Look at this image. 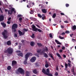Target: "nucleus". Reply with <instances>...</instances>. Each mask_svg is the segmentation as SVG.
<instances>
[{
  "label": "nucleus",
  "mask_w": 76,
  "mask_h": 76,
  "mask_svg": "<svg viewBox=\"0 0 76 76\" xmlns=\"http://www.w3.org/2000/svg\"><path fill=\"white\" fill-rule=\"evenodd\" d=\"M32 55H33V54L31 53H28L25 55V60L23 62L24 64H28V63H27V60H28V57L31 56H32Z\"/></svg>",
  "instance_id": "nucleus-1"
},
{
  "label": "nucleus",
  "mask_w": 76,
  "mask_h": 76,
  "mask_svg": "<svg viewBox=\"0 0 76 76\" xmlns=\"http://www.w3.org/2000/svg\"><path fill=\"white\" fill-rule=\"evenodd\" d=\"M4 53L8 54H12L13 53V49L10 47L8 48L7 49L4 51Z\"/></svg>",
  "instance_id": "nucleus-2"
},
{
  "label": "nucleus",
  "mask_w": 76,
  "mask_h": 76,
  "mask_svg": "<svg viewBox=\"0 0 76 76\" xmlns=\"http://www.w3.org/2000/svg\"><path fill=\"white\" fill-rule=\"evenodd\" d=\"M16 73L17 75H19V73H20L22 75L25 74V70L20 67H19L18 69V71H16Z\"/></svg>",
  "instance_id": "nucleus-3"
},
{
  "label": "nucleus",
  "mask_w": 76,
  "mask_h": 76,
  "mask_svg": "<svg viewBox=\"0 0 76 76\" xmlns=\"http://www.w3.org/2000/svg\"><path fill=\"white\" fill-rule=\"evenodd\" d=\"M18 24L16 23H14L12 26V33L13 32H16V29H17L18 28Z\"/></svg>",
  "instance_id": "nucleus-4"
},
{
  "label": "nucleus",
  "mask_w": 76,
  "mask_h": 76,
  "mask_svg": "<svg viewBox=\"0 0 76 76\" xmlns=\"http://www.w3.org/2000/svg\"><path fill=\"white\" fill-rule=\"evenodd\" d=\"M8 31L6 30H4V31L2 32V35L3 36V37L4 39H7L8 36H7V33Z\"/></svg>",
  "instance_id": "nucleus-5"
},
{
  "label": "nucleus",
  "mask_w": 76,
  "mask_h": 76,
  "mask_svg": "<svg viewBox=\"0 0 76 76\" xmlns=\"http://www.w3.org/2000/svg\"><path fill=\"white\" fill-rule=\"evenodd\" d=\"M12 65L14 67H16L17 66V62L16 61L13 60L12 62Z\"/></svg>",
  "instance_id": "nucleus-6"
},
{
  "label": "nucleus",
  "mask_w": 76,
  "mask_h": 76,
  "mask_svg": "<svg viewBox=\"0 0 76 76\" xmlns=\"http://www.w3.org/2000/svg\"><path fill=\"white\" fill-rule=\"evenodd\" d=\"M37 59V58L35 56H34L32 57L31 59H30V61L31 62V63H34L35 61Z\"/></svg>",
  "instance_id": "nucleus-7"
},
{
  "label": "nucleus",
  "mask_w": 76,
  "mask_h": 76,
  "mask_svg": "<svg viewBox=\"0 0 76 76\" xmlns=\"http://www.w3.org/2000/svg\"><path fill=\"white\" fill-rule=\"evenodd\" d=\"M18 32L19 35L20 36H22V35H24L25 34V31H24L23 33L22 32V31H20V30H18Z\"/></svg>",
  "instance_id": "nucleus-8"
},
{
  "label": "nucleus",
  "mask_w": 76,
  "mask_h": 76,
  "mask_svg": "<svg viewBox=\"0 0 76 76\" xmlns=\"http://www.w3.org/2000/svg\"><path fill=\"white\" fill-rule=\"evenodd\" d=\"M14 11V9L12 8L11 10H9L8 11V14L11 15L13 13V12Z\"/></svg>",
  "instance_id": "nucleus-9"
},
{
  "label": "nucleus",
  "mask_w": 76,
  "mask_h": 76,
  "mask_svg": "<svg viewBox=\"0 0 76 76\" xmlns=\"http://www.w3.org/2000/svg\"><path fill=\"white\" fill-rule=\"evenodd\" d=\"M32 28L33 29V30L34 31H35V32H36V31L37 30V28H36V26H35V25H33L32 26Z\"/></svg>",
  "instance_id": "nucleus-10"
},
{
  "label": "nucleus",
  "mask_w": 76,
  "mask_h": 76,
  "mask_svg": "<svg viewBox=\"0 0 76 76\" xmlns=\"http://www.w3.org/2000/svg\"><path fill=\"white\" fill-rule=\"evenodd\" d=\"M4 16L3 15H0V22H2L4 20Z\"/></svg>",
  "instance_id": "nucleus-11"
},
{
  "label": "nucleus",
  "mask_w": 76,
  "mask_h": 76,
  "mask_svg": "<svg viewBox=\"0 0 76 76\" xmlns=\"http://www.w3.org/2000/svg\"><path fill=\"white\" fill-rule=\"evenodd\" d=\"M42 73H43L45 75H47V72H46V70L45 69L43 68L42 69Z\"/></svg>",
  "instance_id": "nucleus-12"
},
{
  "label": "nucleus",
  "mask_w": 76,
  "mask_h": 76,
  "mask_svg": "<svg viewBox=\"0 0 76 76\" xmlns=\"http://www.w3.org/2000/svg\"><path fill=\"white\" fill-rule=\"evenodd\" d=\"M1 25H2V26L3 28H6V24L5 23H1Z\"/></svg>",
  "instance_id": "nucleus-13"
},
{
  "label": "nucleus",
  "mask_w": 76,
  "mask_h": 76,
  "mask_svg": "<svg viewBox=\"0 0 76 76\" xmlns=\"http://www.w3.org/2000/svg\"><path fill=\"white\" fill-rule=\"evenodd\" d=\"M35 43L34 42H30V45L32 47H34V45H35Z\"/></svg>",
  "instance_id": "nucleus-14"
},
{
  "label": "nucleus",
  "mask_w": 76,
  "mask_h": 76,
  "mask_svg": "<svg viewBox=\"0 0 76 76\" xmlns=\"http://www.w3.org/2000/svg\"><path fill=\"white\" fill-rule=\"evenodd\" d=\"M7 44L8 45H12V43L11 42V41L9 40L7 42Z\"/></svg>",
  "instance_id": "nucleus-15"
},
{
  "label": "nucleus",
  "mask_w": 76,
  "mask_h": 76,
  "mask_svg": "<svg viewBox=\"0 0 76 76\" xmlns=\"http://www.w3.org/2000/svg\"><path fill=\"white\" fill-rule=\"evenodd\" d=\"M49 56H50V57L52 59H53V60H54V58L53 57V55H52V54L49 53Z\"/></svg>",
  "instance_id": "nucleus-16"
},
{
  "label": "nucleus",
  "mask_w": 76,
  "mask_h": 76,
  "mask_svg": "<svg viewBox=\"0 0 76 76\" xmlns=\"http://www.w3.org/2000/svg\"><path fill=\"white\" fill-rule=\"evenodd\" d=\"M72 29V30L75 31L76 29V26L75 25L73 26Z\"/></svg>",
  "instance_id": "nucleus-17"
},
{
  "label": "nucleus",
  "mask_w": 76,
  "mask_h": 76,
  "mask_svg": "<svg viewBox=\"0 0 76 76\" xmlns=\"http://www.w3.org/2000/svg\"><path fill=\"white\" fill-rule=\"evenodd\" d=\"M42 12L43 13H47V11L45 9H43L42 10Z\"/></svg>",
  "instance_id": "nucleus-18"
},
{
  "label": "nucleus",
  "mask_w": 76,
  "mask_h": 76,
  "mask_svg": "<svg viewBox=\"0 0 76 76\" xmlns=\"http://www.w3.org/2000/svg\"><path fill=\"white\" fill-rule=\"evenodd\" d=\"M18 56H20V57H23V54L22 53H18Z\"/></svg>",
  "instance_id": "nucleus-19"
},
{
  "label": "nucleus",
  "mask_w": 76,
  "mask_h": 76,
  "mask_svg": "<svg viewBox=\"0 0 76 76\" xmlns=\"http://www.w3.org/2000/svg\"><path fill=\"white\" fill-rule=\"evenodd\" d=\"M35 66L36 67H39V64L37 62L35 63Z\"/></svg>",
  "instance_id": "nucleus-20"
},
{
  "label": "nucleus",
  "mask_w": 76,
  "mask_h": 76,
  "mask_svg": "<svg viewBox=\"0 0 76 76\" xmlns=\"http://www.w3.org/2000/svg\"><path fill=\"white\" fill-rule=\"evenodd\" d=\"M38 47H42L43 45L42 44L40 43H38L37 44Z\"/></svg>",
  "instance_id": "nucleus-21"
},
{
  "label": "nucleus",
  "mask_w": 76,
  "mask_h": 76,
  "mask_svg": "<svg viewBox=\"0 0 76 76\" xmlns=\"http://www.w3.org/2000/svg\"><path fill=\"white\" fill-rule=\"evenodd\" d=\"M55 42L57 44H60V45H61V43L59 41L57 40L56 39Z\"/></svg>",
  "instance_id": "nucleus-22"
},
{
  "label": "nucleus",
  "mask_w": 76,
  "mask_h": 76,
  "mask_svg": "<svg viewBox=\"0 0 76 76\" xmlns=\"http://www.w3.org/2000/svg\"><path fill=\"white\" fill-rule=\"evenodd\" d=\"M43 56L45 57H46V58L48 57V56L47 55V54L45 53H44L43 54Z\"/></svg>",
  "instance_id": "nucleus-23"
},
{
  "label": "nucleus",
  "mask_w": 76,
  "mask_h": 76,
  "mask_svg": "<svg viewBox=\"0 0 76 76\" xmlns=\"http://www.w3.org/2000/svg\"><path fill=\"white\" fill-rule=\"evenodd\" d=\"M38 31L39 32H42V30L39 29L37 28V30L36 31V32H37V31Z\"/></svg>",
  "instance_id": "nucleus-24"
},
{
  "label": "nucleus",
  "mask_w": 76,
  "mask_h": 76,
  "mask_svg": "<svg viewBox=\"0 0 76 76\" xmlns=\"http://www.w3.org/2000/svg\"><path fill=\"white\" fill-rule=\"evenodd\" d=\"M11 69H12V67L10 66H8L7 67V69L8 70H10Z\"/></svg>",
  "instance_id": "nucleus-25"
},
{
  "label": "nucleus",
  "mask_w": 76,
  "mask_h": 76,
  "mask_svg": "<svg viewBox=\"0 0 76 76\" xmlns=\"http://www.w3.org/2000/svg\"><path fill=\"white\" fill-rule=\"evenodd\" d=\"M56 17V13H54L52 16L53 18H54Z\"/></svg>",
  "instance_id": "nucleus-26"
},
{
  "label": "nucleus",
  "mask_w": 76,
  "mask_h": 76,
  "mask_svg": "<svg viewBox=\"0 0 76 76\" xmlns=\"http://www.w3.org/2000/svg\"><path fill=\"white\" fill-rule=\"evenodd\" d=\"M33 73H35V74H37V70L35 69L34 70H33Z\"/></svg>",
  "instance_id": "nucleus-27"
},
{
  "label": "nucleus",
  "mask_w": 76,
  "mask_h": 76,
  "mask_svg": "<svg viewBox=\"0 0 76 76\" xmlns=\"http://www.w3.org/2000/svg\"><path fill=\"white\" fill-rule=\"evenodd\" d=\"M56 55L58 57H59V58H61V56H60V55L58 53H56Z\"/></svg>",
  "instance_id": "nucleus-28"
},
{
  "label": "nucleus",
  "mask_w": 76,
  "mask_h": 76,
  "mask_svg": "<svg viewBox=\"0 0 76 76\" xmlns=\"http://www.w3.org/2000/svg\"><path fill=\"white\" fill-rule=\"evenodd\" d=\"M45 67L46 68H47V67H49V65H48V63H47L45 65Z\"/></svg>",
  "instance_id": "nucleus-29"
},
{
  "label": "nucleus",
  "mask_w": 76,
  "mask_h": 76,
  "mask_svg": "<svg viewBox=\"0 0 76 76\" xmlns=\"http://www.w3.org/2000/svg\"><path fill=\"white\" fill-rule=\"evenodd\" d=\"M46 75H47L48 76H53V75L49 73H47V74H46Z\"/></svg>",
  "instance_id": "nucleus-30"
},
{
  "label": "nucleus",
  "mask_w": 76,
  "mask_h": 76,
  "mask_svg": "<svg viewBox=\"0 0 76 76\" xmlns=\"http://www.w3.org/2000/svg\"><path fill=\"white\" fill-rule=\"evenodd\" d=\"M31 37L32 38H33V39L34 38H35V34H32V35L31 36Z\"/></svg>",
  "instance_id": "nucleus-31"
},
{
  "label": "nucleus",
  "mask_w": 76,
  "mask_h": 76,
  "mask_svg": "<svg viewBox=\"0 0 76 76\" xmlns=\"http://www.w3.org/2000/svg\"><path fill=\"white\" fill-rule=\"evenodd\" d=\"M14 37H15V38H17V37H18V34H16V33H14Z\"/></svg>",
  "instance_id": "nucleus-32"
},
{
  "label": "nucleus",
  "mask_w": 76,
  "mask_h": 76,
  "mask_svg": "<svg viewBox=\"0 0 76 76\" xmlns=\"http://www.w3.org/2000/svg\"><path fill=\"white\" fill-rule=\"evenodd\" d=\"M65 69L66 70L67 67H68V64H66V63H65Z\"/></svg>",
  "instance_id": "nucleus-33"
},
{
  "label": "nucleus",
  "mask_w": 76,
  "mask_h": 76,
  "mask_svg": "<svg viewBox=\"0 0 76 76\" xmlns=\"http://www.w3.org/2000/svg\"><path fill=\"white\" fill-rule=\"evenodd\" d=\"M29 72L28 71L26 72V76H29Z\"/></svg>",
  "instance_id": "nucleus-34"
},
{
  "label": "nucleus",
  "mask_w": 76,
  "mask_h": 76,
  "mask_svg": "<svg viewBox=\"0 0 76 76\" xmlns=\"http://www.w3.org/2000/svg\"><path fill=\"white\" fill-rule=\"evenodd\" d=\"M34 13V10H31V11L30 12V14H32L33 13Z\"/></svg>",
  "instance_id": "nucleus-35"
},
{
  "label": "nucleus",
  "mask_w": 76,
  "mask_h": 76,
  "mask_svg": "<svg viewBox=\"0 0 76 76\" xmlns=\"http://www.w3.org/2000/svg\"><path fill=\"white\" fill-rule=\"evenodd\" d=\"M37 15L38 16L39 18H42V15H41V14H38Z\"/></svg>",
  "instance_id": "nucleus-36"
},
{
  "label": "nucleus",
  "mask_w": 76,
  "mask_h": 76,
  "mask_svg": "<svg viewBox=\"0 0 76 76\" xmlns=\"http://www.w3.org/2000/svg\"><path fill=\"white\" fill-rule=\"evenodd\" d=\"M45 52V48L43 49V50H42V51L41 52V53H44Z\"/></svg>",
  "instance_id": "nucleus-37"
},
{
  "label": "nucleus",
  "mask_w": 76,
  "mask_h": 76,
  "mask_svg": "<svg viewBox=\"0 0 76 76\" xmlns=\"http://www.w3.org/2000/svg\"><path fill=\"white\" fill-rule=\"evenodd\" d=\"M42 50L41 49L39 50H37V53H40L41 52V51Z\"/></svg>",
  "instance_id": "nucleus-38"
},
{
  "label": "nucleus",
  "mask_w": 76,
  "mask_h": 76,
  "mask_svg": "<svg viewBox=\"0 0 76 76\" xmlns=\"http://www.w3.org/2000/svg\"><path fill=\"white\" fill-rule=\"evenodd\" d=\"M68 67H72V64H70V63H68Z\"/></svg>",
  "instance_id": "nucleus-39"
},
{
  "label": "nucleus",
  "mask_w": 76,
  "mask_h": 76,
  "mask_svg": "<svg viewBox=\"0 0 76 76\" xmlns=\"http://www.w3.org/2000/svg\"><path fill=\"white\" fill-rule=\"evenodd\" d=\"M49 36L50 38H53V35H52V34L50 33L49 34Z\"/></svg>",
  "instance_id": "nucleus-40"
},
{
  "label": "nucleus",
  "mask_w": 76,
  "mask_h": 76,
  "mask_svg": "<svg viewBox=\"0 0 76 76\" xmlns=\"http://www.w3.org/2000/svg\"><path fill=\"white\" fill-rule=\"evenodd\" d=\"M59 38L60 39H64V37H61V36H59Z\"/></svg>",
  "instance_id": "nucleus-41"
},
{
  "label": "nucleus",
  "mask_w": 76,
  "mask_h": 76,
  "mask_svg": "<svg viewBox=\"0 0 76 76\" xmlns=\"http://www.w3.org/2000/svg\"><path fill=\"white\" fill-rule=\"evenodd\" d=\"M46 72L47 73H50V70H49V69H47L46 70Z\"/></svg>",
  "instance_id": "nucleus-42"
},
{
  "label": "nucleus",
  "mask_w": 76,
  "mask_h": 76,
  "mask_svg": "<svg viewBox=\"0 0 76 76\" xmlns=\"http://www.w3.org/2000/svg\"><path fill=\"white\" fill-rule=\"evenodd\" d=\"M22 18H19V20L20 22H22Z\"/></svg>",
  "instance_id": "nucleus-43"
},
{
  "label": "nucleus",
  "mask_w": 76,
  "mask_h": 76,
  "mask_svg": "<svg viewBox=\"0 0 76 76\" xmlns=\"http://www.w3.org/2000/svg\"><path fill=\"white\" fill-rule=\"evenodd\" d=\"M55 76H58V73L56 72L55 73Z\"/></svg>",
  "instance_id": "nucleus-44"
},
{
  "label": "nucleus",
  "mask_w": 76,
  "mask_h": 76,
  "mask_svg": "<svg viewBox=\"0 0 76 76\" xmlns=\"http://www.w3.org/2000/svg\"><path fill=\"white\" fill-rule=\"evenodd\" d=\"M66 34H70V31H65Z\"/></svg>",
  "instance_id": "nucleus-45"
},
{
  "label": "nucleus",
  "mask_w": 76,
  "mask_h": 76,
  "mask_svg": "<svg viewBox=\"0 0 76 76\" xmlns=\"http://www.w3.org/2000/svg\"><path fill=\"white\" fill-rule=\"evenodd\" d=\"M22 15H17V18H20V17H21Z\"/></svg>",
  "instance_id": "nucleus-46"
},
{
  "label": "nucleus",
  "mask_w": 76,
  "mask_h": 76,
  "mask_svg": "<svg viewBox=\"0 0 76 76\" xmlns=\"http://www.w3.org/2000/svg\"><path fill=\"white\" fill-rule=\"evenodd\" d=\"M65 5L66 7H69V4H66Z\"/></svg>",
  "instance_id": "nucleus-47"
},
{
  "label": "nucleus",
  "mask_w": 76,
  "mask_h": 76,
  "mask_svg": "<svg viewBox=\"0 0 76 76\" xmlns=\"http://www.w3.org/2000/svg\"><path fill=\"white\" fill-rule=\"evenodd\" d=\"M45 51H46V52H47L48 51V48L47 47H46V48L45 49Z\"/></svg>",
  "instance_id": "nucleus-48"
},
{
  "label": "nucleus",
  "mask_w": 76,
  "mask_h": 76,
  "mask_svg": "<svg viewBox=\"0 0 76 76\" xmlns=\"http://www.w3.org/2000/svg\"><path fill=\"white\" fill-rule=\"evenodd\" d=\"M21 42L23 43V44L24 45V43L25 42V41L23 40H21Z\"/></svg>",
  "instance_id": "nucleus-49"
},
{
  "label": "nucleus",
  "mask_w": 76,
  "mask_h": 76,
  "mask_svg": "<svg viewBox=\"0 0 76 76\" xmlns=\"http://www.w3.org/2000/svg\"><path fill=\"white\" fill-rule=\"evenodd\" d=\"M23 30L25 32H27V31H28V29H26L25 28H24Z\"/></svg>",
  "instance_id": "nucleus-50"
},
{
  "label": "nucleus",
  "mask_w": 76,
  "mask_h": 76,
  "mask_svg": "<svg viewBox=\"0 0 76 76\" xmlns=\"http://www.w3.org/2000/svg\"><path fill=\"white\" fill-rule=\"evenodd\" d=\"M71 71L72 72H73V73L75 72V71H74V68H73L72 69Z\"/></svg>",
  "instance_id": "nucleus-51"
},
{
  "label": "nucleus",
  "mask_w": 76,
  "mask_h": 76,
  "mask_svg": "<svg viewBox=\"0 0 76 76\" xmlns=\"http://www.w3.org/2000/svg\"><path fill=\"white\" fill-rule=\"evenodd\" d=\"M11 19H12V18H11V17H10L8 18V20L9 21H10V20H11Z\"/></svg>",
  "instance_id": "nucleus-52"
},
{
  "label": "nucleus",
  "mask_w": 76,
  "mask_h": 76,
  "mask_svg": "<svg viewBox=\"0 0 76 76\" xmlns=\"http://www.w3.org/2000/svg\"><path fill=\"white\" fill-rule=\"evenodd\" d=\"M73 35V34H70V36L71 37H72V38H73V37H72V36Z\"/></svg>",
  "instance_id": "nucleus-53"
},
{
  "label": "nucleus",
  "mask_w": 76,
  "mask_h": 76,
  "mask_svg": "<svg viewBox=\"0 0 76 76\" xmlns=\"http://www.w3.org/2000/svg\"><path fill=\"white\" fill-rule=\"evenodd\" d=\"M12 9H14L13 12H14V13H16V11H15V8H12Z\"/></svg>",
  "instance_id": "nucleus-54"
},
{
  "label": "nucleus",
  "mask_w": 76,
  "mask_h": 76,
  "mask_svg": "<svg viewBox=\"0 0 76 76\" xmlns=\"http://www.w3.org/2000/svg\"><path fill=\"white\" fill-rule=\"evenodd\" d=\"M64 23H69V22H68V21H64Z\"/></svg>",
  "instance_id": "nucleus-55"
},
{
  "label": "nucleus",
  "mask_w": 76,
  "mask_h": 76,
  "mask_svg": "<svg viewBox=\"0 0 76 76\" xmlns=\"http://www.w3.org/2000/svg\"><path fill=\"white\" fill-rule=\"evenodd\" d=\"M62 49L63 50H65V47L64 46L62 47Z\"/></svg>",
  "instance_id": "nucleus-56"
},
{
  "label": "nucleus",
  "mask_w": 76,
  "mask_h": 76,
  "mask_svg": "<svg viewBox=\"0 0 76 76\" xmlns=\"http://www.w3.org/2000/svg\"><path fill=\"white\" fill-rule=\"evenodd\" d=\"M16 53H20V50H17V51H16Z\"/></svg>",
  "instance_id": "nucleus-57"
},
{
  "label": "nucleus",
  "mask_w": 76,
  "mask_h": 76,
  "mask_svg": "<svg viewBox=\"0 0 76 76\" xmlns=\"http://www.w3.org/2000/svg\"><path fill=\"white\" fill-rule=\"evenodd\" d=\"M18 47H19V50H20V48H21V45H19L18 46Z\"/></svg>",
  "instance_id": "nucleus-58"
},
{
  "label": "nucleus",
  "mask_w": 76,
  "mask_h": 76,
  "mask_svg": "<svg viewBox=\"0 0 76 76\" xmlns=\"http://www.w3.org/2000/svg\"><path fill=\"white\" fill-rule=\"evenodd\" d=\"M30 19L31 20H34V18L32 17H30Z\"/></svg>",
  "instance_id": "nucleus-59"
},
{
  "label": "nucleus",
  "mask_w": 76,
  "mask_h": 76,
  "mask_svg": "<svg viewBox=\"0 0 76 76\" xmlns=\"http://www.w3.org/2000/svg\"><path fill=\"white\" fill-rule=\"evenodd\" d=\"M63 57L64 58H66V56L65 55H63Z\"/></svg>",
  "instance_id": "nucleus-60"
},
{
  "label": "nucleus",
  "mask_w": 76,
  "mask_h": 76,
  "mask_svg": "<svg viewBox=\"0 0 76 76\" xmlns=\"http://www.w3.org/2000/svg\"><path fill=\"white\" fill-rule=\"evenodd\" d=\"M7 24H10V21H7Z\"/></svg>",
  "instance_id": "nucleus-61"
},
{
  "label": "nucleus",
  "mask_w": 76,
  "mask_h": 76,
  "mask_svg": "<svg viewBox=\"0 0 76 76\" xmlns=\"http://www.w3.org/2000/svg\"><path fill=\"white\" fill-rule=\"evenodd\" d=\"M61 34L62 35H65V33L64 32L62 33Z\"/></svg>",
  "instance_id": "nucleus-62"
},
{
  "label": "nucleus",
  "mask_w": 76,
  "mask_h": 76,
  "mask_svg": "<svg viewBox=\"0 0 76 76\" xmlns=\"http://www.w3.org/2000/svg\"><path fill=\"white\" fill-rule=\"evenodd\" d=\"M61 28H64V26H62L61 25Z\"/></svg>",
  "instance_id": "nucleus-63"
},
{
  "label": "nucleus",
  "mask_w": 76,
  "mask_h": 76,
  "mask_svg": "<svg viewBox=\"0 0 76 76\" xmlns=\"http://www.w3.org/2000/svg\"><path fill=\"white\" fill-rule=\"evenodd\" d=\"M60 14L61 15H63V16H64V14L63 13H61Z\"/></svg>",
  "instance_id": "nucleus-64"
}]
</instances>
